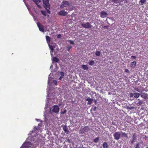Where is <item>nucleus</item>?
<instances>
[{"label": "nucleus", "instance_id": "obj_1", "mask_svg": "<svg viewBox=\"0 0 148 148\" xmlns=\"http://www.w3.org/2000/svg\"><path fill=\"white\" fill-rule=\"evenodd\" d=\"M42 1L44 8L47 10V12L50 14V11L49 10L50 9V5L49 3V0H42Z\"/></svg>", "mask_w": 148, "mask_h": 148}, {"label": "nucleus", "instance_id": "obj_2", "mask_svg": "<svg viewBox=\"0 0 148 148\" xmlns=\"http://www.w3.org/2000/svg\"><path fill=\"white\" fill-rule=\"evenodd\" d=\"M71 5L70 3L69 2L67 1H63L61 3V4L60 6V7L61 8H63L64 7L67 6H70Z\"/></svg>", "mask_w": 148, "mask_h": 148}, {"label": "nucleus", "instance_id": "obj_3", "mask_svg": "<svg viewBox=\"0 0 148 148\" xmlns=\"http://www.w3.org/2000/svg\"><path fill=\"white\" fill-rule=\"evenodd\" d=\"M81 25L82 27L85 28L89 29L92 27V26L89 22H86V23H81Z\"/></svg>", "mask_w": 148, "mask_h": 148}, {"label": "nucleus", "instance_id": "obj_4", "mask_svg": "<svg viewBox=\"0 0 148 148\" xmlns=\"http://www.w3.org/2000/svg\"><path fill=\"white\" fill-rule=\"evenodd\" d=\"M90 130V128L88 126H85L82 128H81L79 130L80 134H82L87 132Z\"/></svg>", "mask_w": 148, "mask_h": 148}, {"label": "nucleus", "instance_id": "obj_5", "mask_svg": "<svg viewBox=\"0 0 148 148\" xmlns=\"http://www.w3.org/2000/svg\"><path fill=\"white\" fill-rule=\"evenodd\" d=\"M60 108L57 105H54L52 107V111L53 112L58 113L59 111Z\"/></svg>", "mask_w": 148, "mask_h": 148}, {"label": "nucleus", "instance_id": "obj_6", "mask_svg": "<svg viewBox=\"0 0 148 148\" xmlns=\"http://www.w3.org/2000/svg\"><path fill=\"white\" fill-rule=\"evenodd\" d=\"M113 135L114 138V139L116 140H118L120 139L121 134L120 132H116Z\"/></svg>", "mask_w": 148, "mask_h": 148}, {"label": "nucleus", "instance_id": "obj_7", "mask_svg": "<svg viewBox=\"0 0 148 148\" xmlns=\"http://www.w3.org/2000/svg\"><path fill=\"white\" fill-rule=\"evenodd\" d=\"M67 14V12L65 11L64 10H61L58 13L59 16H65Z\"/></svg>", "mask_w": 148, "mask_h": 148}, {"label": "nucleus", "instance_id": "obj_8", "mask_svg": "<svg viewBox=\"0 0 148 148\" xmlns=\"http://www.w3.org/2000/svg\"><path fill=\"white\" fill-rule=\"evenodd\" d=\"M37 25L40 31L41 32H44V30L43 25L39 23H38Z\"/></svg>", "mask_w": 148, "mask_h": 148}, {"label": "nucleus", "instance_id": "obj_9", "mask_svg": "<svg viewBox=\"0 0 148 148\" xmlns=\"http://www.w3.org/2000/svg\"><path fill=\"white\" fill-rule=\"evenodd\" d=\"M32 1L36 3L39 8L40 9L41 8V6L38 4L39 3L41 2V0H32Z\"/></svg>", "mask_w": 148, "mask_h": 148}, {"label": "nucleus", "instance_id": "obj_10", "mask_svg": "<svg viewBox=\"0 0 148 148\" xmlns=\"http://www.w3.org/2000/svg\"><path fill=\"white\" fill-rule=\"evenodd\" d=\"M124 0H110L111 2L116 4L120 3L123 1Z\"/></svg>", "mask_w": 148, "mask_h": 148}, {"label": "nucleus", "instance_id": "obj_11", "mask_svg": "<svg viewBox=\"0 0 148 148\" xmlns=\"http://www.w3.org/2000/svg\"><path fill=\"white\" fill-rule=\"evenodd\" d=\"M63 130L64 131L66 134H68L69 133V131L68 129V128L66 126V125H64L62 127Z\"/></svg>", "mask_w": 148, "mask_h": 148}, {"label": "nucleus", "instance_id": "obj_12", "mask_svg": "<svg viewBox=\"0 0 148 148\" xmlns=\"http://www.w3.org/2000/svg\"><path fill=\"white\" fill-rule=\"evenodd\" d=\"M107 15V14L104 11H102L101 12V16L102 18H104Z\"/></svg>", "mask_w": 148, "mask_h": 148}, {"label": "nucleus", "instance_id": "obj_13", "mask_svg": "<svg viewBox=\"0 0 148 148\" xmlns=\"http://www.w3.org/2000/svg\"><path fill=\"white\" fill-rule=\"evenodd\" d=\"M136 64V61H133L130 63V67L132 68H135Z\"/></svg>", "mask_w": 148, "mask_h": 148}, {"label": "nucleus", "instance_id": "obj_14", "mask_svg": "<svg viewBox=\"0 0 148 148\" xmlns=\"http://www.w3.org/2000/svg\"><path fill=\"white\" fill-rule=\"evenodd\" d=\"M141 97L145 99L147 98V94L145 93H142L140 94Z\"/></svg>", "mask_w": 148, "mask_h": 148}, {"label": "nucleus", "instance_id": "obj_15", "mask_svg": "<svg viewBox=\"0 0 148 148\" xmlns=\"http://www.w3.org/2000/svg\"><path fill=\"white\" fill-rule=\"evenodd\" d=\"M140 95V94L138 92H135L134 93L133 96L136 98H138Z\"/></svg>", "mask_w": 148, "mask_h": 148}, {"label": "nucleus", "instance_id": "obj_16", "mask_svg": "<svg viewBox=\"0 0 148 148\" xmlns=\"http://www.w3.org/2000/svg\"><path fill=\"white\" fill-rule=\"evenodd\" d=\"M86 100L88 101V104H91L92 103V102L93 101V99H92L88 98L86 99Z\"/></svg>", "mask_w": 148, "mask_h": 148}, {"label": "nucleus", "instance_id": "obj_17", "mask_svg": "<svg viewBox=\"0 0 148 148\" xmlns=\"http://www.w3.org/2000/svg\"><path fill=\"white\" fill-rule=\"evenodd\" d=\"M103 148H108V145L107 143L104 142L103 143Z\"/></svg>", "mask_w": 148, "mask_h": 148}, {"label": "nucleus", "instance_id": "obj_18", "mask_svg": "<svg viewBox=\"0 0 148 148\" xmlns=\"http://www.w3.org/2000/svg\"><path fill=\"white\" fill-rule=\"evenodd\" d=\"M59 60L58 58H57L56 57H55L53 58L52 61L55 62H58L59 61Z\"/></svg>", "mask_w": 148, "mask_h": 148}, {"label": "nucleus", "instance_id": "obj_19", "mask_svg": "<svg viewBox=\"0 0 148 148\" xmlns=\"http://www.w3.org/2000/svg\"><path fill=\"white\" fill-rule=\"evenodd\" d=\"M82 67L84 70H87L88 69V66L86 65H84L82 66Z\"/></svg>", "mask_w": 148, "mask_h": 148}, {"label": "nucleus", "instance_id": "obj_20", "mask_svg": "<svg viewBox=\"0 0 148 148\" xmlns=\"http://www.w3.org/2000/svg\"><path fill=\"white\" fill-rule=\"evenodd\" d=\"M122 137L128 138L127 134L125 132L122 133L121 135Z\"/></svg>", "mask_w": 148, "mask_h": 148}, {"label": "nucleus", "instance_id": "obj_21", "mask_svg": "<svg viewBox=\"0 0 148 148\" xmlns=\"http://www.w3.org/2000/svg\"><path fill=\"white\" fill-rule=\"evenodd\" d=\"M136 135L135 133L132 134V139H134V140H136Z\"/></svg>", "mask_w": 148, "mask_h": 148}, {"label": "nucleus", "instance_id": "obj_22", "mask_svg": "<svg viewBox=\"0 0 148 148\" xmlns=\"http://www.w3.org/2000/svg\"><path fill=\"white\" fill-rule=\"evenodd\" d=\"M50 49L51 50V51H50L51 54V56L52 57V56H53V55L52 53H53V52L54 51L53 47H52V46L51 47H50Z\"/></svg>", "mask_w": 148, "mask_h": 148}, {"label": "nucleus", "instance_id": "obj_23", "mask_svg": "<svg viewBox=\"0 0 148 148\" xmlns=\"http://www.w3.org/2000/svg\"><path fill=\"white\" fill-rule=\"evenodd\" d=\"M95 53L97 56H99L100 55L101 52L99 51H96Z\"/></svg>", "mask_w": 148, "mask_h": 148}, {"label": "nucleus", "instance_id": "obj_24", "mask_svg": "<svg viewBox=\"0 0 148 148\" xmlns=\"http://www.w3.org/2000/svg\"><path fill=\"white\" fill-rule=\"evenodd\" d=\"M99 140V138L97 137L93 139V142L95 143H97L98 142Z\"/></svg>", "mask_w": 148, "mask_h": 148}, {"label": "nucleus", "instance_id": "obj_25", "mask_svg": "<svg viewBox=\"0 0 148 148\" xmlns=\"http://www.w3.org/2000/svg\"><path fill=\"white\" fill-rule=\"evenodd\" d=\"M95 64V62L93 60H91L89 62V64L90 65L92 66Z\"/></svg>", "mask_w": 148, "mask_h": 148}, {"label": "nucleus", "instance_id": "obj_26", "mask_svg": "<svg viewBox=\"0 0 148 148\" xmlns=\"http://www.w3.org/2000/svg\"><path fill=\"white\" fill-rule=\"evenodd\" d=\"M72 48V47L70 45H68L66 47V49L67 50L69 51Z\"/></svg>", "mask_w": 148, "mask_h": 148}, {"label": "nucleus", "instance_id": "obj_27", "mask_svg": "<svg viewBox=\"0 0 148 148\" xmlns=\"http://www.w3.org/2000/svg\"><path fill=\"white\" fill-rule=\"evenodd\" d=\"M147 0H140V2L141 3V5H143L145 2H146Z\"/></svg>", "mask_w": 148, "mask_h": 148}, {"label": "nucleus", "instance_id": "obj_28", "mask_svg": "<svg viewBox=\"0 0 148 148\" xmlns=\"http://www.w3.org/2000/svg\"><path fill=\"white\" fill-rule=\"evenodd\" d=\"M46 40L47 43H48V44H49V43L51 39L50 38H46Z\"/></svg>", "mask_w": 148, "mask_h": 148}, {"label": "nucleus", "instance_id": "obj_29", "mask_svg": "<svg viewBox=\"0 0 148 148\" xmlns=\"http://www.w3.org/2000/svg\"><path fill=\"white\" fill-rule=\"evenodd\" d=\"M42 14H43L45 16H46V12L45 11L43 10H41L40 11Z\"/></svg>", "mask_w": 148, "mask_h": 148}, {"label": "nucleus", "instance_id": "obj_30", "mask_svg": "<svg viewBox=\"0 0 148 148\" xmlns=\"http://www.w3.org/2000/svg\"><path fill=\"white\" fill-rule=\"evenodd\" d=\"M68 42L71 44H72V45H74L75 44L74 41L73 40H68Z\"/></svg>", "mask_w": 148, "mask_h": 148}, {"label": "nucleus", "instance_id": "obj_31", "mask_svg": "<svg viewBox=\"0 0 148 148\" xmlns=\"http://www.w3.org/2000/svg\"><path fill=\"white\" fill-rule=\"evenodd\" d=\"M136 140H134V139H132L130 140V141L132 144H133L136 142Z\"/></svg>", "mask_w": 148, "mask_h": 148}, {"label": "nucleus", "instance_id": "obj_32", "mask_svg": "<svg viewBox=\"0 0 148 148\" xmlns=\"http://www.w3.org/2000/svg\"><path fill=\"white\" fill-rule=\"evenodd\" d=\"M60 74L61 76V77H62L64 76V74L63 72H60Z\"/></svg>", "mask_w": 148, "mask_h": 148}, {"label": "nucleus", "instance_id": "obj_33", "mask_svg": "<svg viewBox=\"0 0 148 148\" xmlns=\"http://www.w3.org/2000/svg\"><path fill=\"white\" fill-rule=\"evenodd\" d=\"M125 72H126L128 73H130V71L128 69H126L125 70Z\"/></svg>", "mask_w": 148, "mask_h": 148}, {"label": "nucleus", "instance_id": "obj_34", "mask_svg": "<svg viewBox=\"0 0 148 148\" xmlns=\"http://www.w3.org/2000/svg\"><path fill=\"white\" fill-rule=\"evenodd\" d=\"M66 112V110H65L63 111H61V113L62 114H64Z\"/></svg>", "mask_w": 148, "mask_h": 148}, {"label": "nucleus", "instance_id": "obj_35", "mask_svg": "<svg viewBox=\"0 0 148 148\" xmlns=\"http://www.w3.org/2000/svg\"><path fill=\"white\" fill-rule=\"evenodd\" d=\"M135 148H140L139 147V143L136 144Z\"/></svg>", "mask_w": 148, "mask_h": 148}, {"label": "nucleus", "instance_id": "obj_36", "mask_svg": "<svg viewBox=\"0 0 148 148\" xmlns=\"http://www.w3.org/2000/svg\"><path fill=\"white\" fill-rule=\"evenodd\" d=\"M53 83H54V84L55 85H57V82L56 80H54L53 81Z\"/></svg>", "mask_w": 148, "mask_h": 148}, {"label": "nucleus", "instance_id": "obj_37", "mask_svg": "<svg viewBox=\"0 0 148 148\" xmlns=\"http://www.w3.org/2000/svg\"><path fill=\"white\" fill-rule=\"evenodd\" d=\"M131 58H133L134 59H135L136 57V56H132L131 57Z\"/></svg>", "mask_w": 148, "mask_h": 148}, {"label": "nucleus", "instance_id": "obj_38", "mask_svg": "<svg viewBox=\"0 0 148 148\" xmlns=\"http://www.w3.org/2000/svg\"><path fill=\"white\" fill-rule=\"evenodd\" d=\"M61 35L59 34L57 36V37H61Z\"/></svg>", "mask_w": 148, "mask_h": 148}, {"label": "nucleus", "instance_id": "obj_39", "mask_svg": "<svg viewBox=\"0 0 148 148\" xmlns=\"http://www.w3.org/2000/svg\"><path fill=\"white\" fill-rule=\"evenodd\" d=\"M62 77H60L59 78V79H60V80H61L62 79Z\"/></svg>", "mask_w": 148, "mask_h": 148}, {"label": "nucleus", "instance_id": "obj_40", "mask_svg": "<svg viewBox=\"0 0 148 148\" xmlns=\"http://www.w3.org/2000/svg\"><path fill=\"white\" fill-rule=\"evenodd\" d=\"M104 28H108V27L107 26H104Z\"/></svg>", "mask_w": 148, "mask_h": 148}, {"label": "nucleus", "instance_id": "obj_41", "mask_svg": "<svg viewBox=\"0 0 148 148\" xmlns=\"http://www.w3.org/2000/svg\"><path fill=\"white\" fill-rule=\"evenodd\" d=\"M45 37H49L48 36H45Z\"/></svg>", "mask_w": 148, "mask_h": 148}, {"label": "nucleus", "instance_id": "obj_42", "mask_svg": "<svg viewBox=\"0 0 148 148\" xmlns=\"http://www.w3.org/2000/svg\"><path fill=\"white\" fill-rule=\"evenodd\" d=\"M36 129H36H37V128H34V131H35Z\"/></svg>", "mask_w": 148, "mask_h": 148}, {"label": "nucleus", "instance_id": "obj_43", "mask_svg": "<svg viewBox=\"0 0 148 148\" xmlns=\"http://www.w3.org/2000/svg\"><path fill=\"white\" fill-rule=\"evenodd\" d=\"M136 91H138V92H139L138 90H136Z\"/></svg>", "mask_w": 148, "mask_h": 148}, {"label": "nucleus", "instance_id": "obj_44", "mask_svg": "<svg viewBox=\"0 0 148 148\" xmlns=\"http://www.w3.org/2000/svg\"><path fill=\"white\" fill-rule=\"evenodd\" d=\"M140 148H143V147Z\"/></svg>", "mask_w": 148, "mask_h": 148}, {"label": "nucleus", "instance_id": "obj_45", "mask_svg": "<svg viewBox=\"0 0 148 148\" xmlns=\"http://www.w3.org/2000/svg\"><path fill=\"white\" fill-rule=\"evenodd\" d=\"M147 148H148V147Z\"/></svg>", "mask_w": 148, "mask_h": 148}]
</instances>
